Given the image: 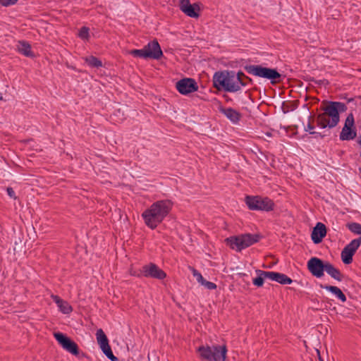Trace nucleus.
<instances>
[{"label":"nucleus","mask_w":361,"mask_h":361,"mask_svg":"<svg viewBox=\"0 0 361 361\" xmlns=\"http://www.w3.org/2000/svg\"><path fill=\"white\" fill-rule=\"evenodd\" d=\"M213 85L217 90L223 89L228 92H237L241 90L242 87H245L247 83L240 82L235 77L233 71H224L216 72L213 76Z\"/></svg>","instance_id":"nucleus-1"},{"label":"nucleus","mask_w":361,"mask_h":361,"mask_svg":"<svg viewBox=\"0 0 361 361\" xmlns=\"http://www.w3.org/2000/svg\"><path fill=\"white\" fill-rule=\"evenodd\" d=\"M170 204H151L142 214L145 224L154 229L170 212Z\"/></svg>","instance_id":"nucleus-2"},{"label":"nucleus","mask_w":361,"mask_h":361,"mask_svg":"<svg viewBox=\"0 0 361 361\" xmlns=\"http://www.w3.org/2000/svg\"><path fill=\"white\" fill-rule=\"evenodd\" d=\"M321 109L323 112L317 116V126L322 128L336 127L340 121V116L332 102H326V105L322 106Z\"/></svg>","instance_id":"nucleus-3"},{"label":"nucleus","mask_w":361,"mask_h":361,"mask_svg":"<svg viewBox=\"0 0 361 361\" xmlns=\"http://www.w3.org/2000/svg\"><path fill=\"white\" fill-rule=\"evenodd\" d=\"M262 238L258 233H245L230 236L225 239L226 244L231 249L240 252L243 250L257 243Z\"/></svg>","instance_id":"nucleus-4"},{"label":"nucleus","mask_w":361,"mask_h":361,"mask_svg":"<svg viewBox=\"0 0 361 361\" xmlns=\"http://www.w3.org/2000/svg\"><path fill=\"white\" fill-rule=\"evenodd\" d=\"M243 68L250 75L270 80L272 85L281 81L282 75L275 68L261 65H245Z\"/></svg>","instance_id":"nucleus-5"},{"label":"nucleus","mask_w":361,"mask_h":361,"mask_svg":"<svg viewBox=\"0 0 361 361\" xmlns=\"http://www.w3.org/2000/svg\"><path fill=\"white\" fill-rule=\"evenodd\" d=\"M200 359L205 361H225L227 348L224 345H200L197 349Z\"/></svg>","instance_id":"nucleus-6"},{"label":"nucleus","mask_w":361,"mask_h":361,"mask_svg":"<svg viewBox=\"0 0 361 361\" xmlns=\"http://www.w3.org/2000/svg\"><path fill=\"white\" fill-rule=\"evenodd\" d=\"M130 54L134 57L153 59H159L163 55L160 45L157 40L149 42L142 49H133Z\"/></svg>","instance_id":"nucleus-7"},{"label":"nucleus","mask_w":361,"mask_h":361,"mask_svg":"<svg viewBox=\"0 0 361 361\" xmlns=\"http://www.w3.org/2000/svg\"><path fill=\"white\" fill-rule=\"evenodd\" d=\"M357 136V131L355 126V118L353 113L349 114L345 121L344 126L339 135L342 141L351 140Z\"/></svg>","instance_id":"nucleus-8"},{"label":"nucleus","mask_w":361,"mask_h":361,"mask_svg":"<svg viewBox=\"0 0 361 361\" xmlns=\"http://www.w3.org/2000/svg\"><path fill=\"white\" fill-rule=\"evenodd\" d=\"M327 262L318 257H313L307 262V269L312 276L317 278H322L324 274V271H326Z\"/></svg>","instance_id":"nucleus-9"},{"label":"nucleus","mask_w":361,"mask_h":361,"mask_svg":"<svg viewBox=\"0 0 361 361\" xmlns=\"http://www.w3.org/2000/svg\"><path fill=\"white\" fill-rule=\"evenodd\" d=\"M54 336L64 350L74 355H78L79 354V348L77 343L66 334L61 332H56L54 333Z\"/></svg>","instance_id":"nucleus-10"},{"label":"nucleus","mask_w":361,"mask_h":361,"mask_svg":"<svg viewBox=\"0 0 361 361\" xmlns=\"http://www.w3.org/2000/svg\"><path fill=\"white\" fill-rule=\"evenodd\" d=\"M141 275L146 278H152L158 280H163L166 277V272L152 262L145 264L142 267Z\"/></svg>","instance_id":"nucleus-11"},{"label":"nucleus","mask_w":361,"mask_h":361,"mask_svg":"<svg viewBox=\"0 0 361 361\" xmlns=\"http://www.w3.org/2000/svg\"><path fill=\"white\" fill-rule=\"evenodd\" d=\"M97 343L100 346L104 354L111 361H117L118 358L116 357L111 348L109 343V340L104 332L102 329L97 331L96 333Z\"/></svg>","instance_id":"nucleus-12"},{"label":"nucleus","mask_w":361,"mask_h":361,"mask_svg":"<svg viewBox=\"0 0 361 361\" xmlns=\"http://www.w3.org/2000/svg\"><path fill=\"white\" fill-rule=\"evenodd\" d=\"M176 87L178 92L183 95L195 92L198 90L197 82L190 78H185L178 80L176 83Z\"/></svg>","instance_id":"nucleus-13"},{"label":"nucleus","mask_w":361,"mask_h":361,"mask_svg":"<svg viewBox=\"0 0 361 361\" xmlns=\"http://www.w3.org/2000/svg\"><path fill=\"white\" fill-rule=\"evenodd\" d=\"M360 240L358 238L353 240L341 251V259L345 264H349L353 262V257L356 250L360 246Z\"/></svg>","instance_id":"nucleus-14"},{"label":"nucleus","mask_w":361,"mask_h":361,"mask_svg":"<svg viewBox=\"0 0 361 361\" xmlns=\"http://www.w3.org/2000/svg\"><path fill=\"white\" fill-rule=\"evenodd\" d=\"M179 7L182 12L190 18H196L200 16L199 5L197 4H191L190 0H180Z\"/></svg>","instance_id":"nucleus-15"},{"label":"nucleus","mask_w":361,"mask_h":361,"mask_svg":"<svg viewBox=\"0 0 361 361\" xmlns=\"http://www.w3.org/2000/svg\"><path fill=\"white\" fill-rule=\"evenodd\" d=\"M326 235V226L321 222H318L312 231L311 238L314 244H318L322 241Z\"/></svg>","instance_id":"nucleus-16"},{"label":"nucleus","mask_w":361,"mask_h":361,"mask_svg":"<svg viewBox=\"0 0 361 361\" xmlns=\"http://www.w3.org/2000/svg\"><path fill=\"white\" fill-rule=\"evenodd\" d=\"M263 274L266 276L267 279L274 281H276L282 285L291 284L293 283V280L290 277L282 273L275 271H267V273H264Z\"/></svg>","instance_id":"nucleus-17"},{"label":"nucleus","mask_w":361,"mask_h":361,"mask_svg":"<svg viewBox=\"0 0 361 361\" xmlns=\"http://www.w3.org/2000/svg\"><path fill=\"white\" fill-rule=\"evenodd\" d=\"M53 301L57 305L59 310L63 314H68L73 311L72 306L66 300L61 299L59 296L52 294L51 295Z\"/></svg>","instance_id":"nucleus-18"},{"label":"nucleus","mask_w":361,"mask_h":361,"mask_svg":"<svg viewBox=\"0 0 361 361\" xmlns=\"http://www.w3.org/2000/svg\"><path fill=\"white\" fill-rule=\"evenodd\" d=\"M219 111L223 114L233 123H238L241 118V114L235 109L229 107H220Z\"/></svg>","instance_id":"nucleus-19"},{"label":"nucleus","mask_w":361,"mask_h":361,"mask_svg":"<svg viewBox=\"0 0 361 361\" xmlns=\"http://www.w3.org/2000/svg\"><path fill=\"white\" fill-rule=\"evenodd\" d=\"M320 288L331 292L342 302H346V296L338 287L330 285L320 284Z\"/></svg>","instance_id":"nucleus-20"},{"label":"nucleus","mask_w":361,"mask_h":361,"mask_svg":"<svg viewBox=\"0 0 361 361\" xmlns=\"http://www.w3.org/2000/svg\"><path fill=\"white\" fill-rule=\"evenodd\" d=\"M326 272L331 278L338 281H341L344 279V275L341 272V271L329 262H327Z\"/></svg>","instance_id":"nucleus-21"},{"label":"nucleus","mask_w":361,"mask_h":361,"mask_svg":"<svg viewBox=\"0 0 361 361\" xmlns=\"http://www.w3.org/2000/svg\"><path fill=\"white\" fill-rule=\"evenodd\" d=\"M18 51L27 57H33L35 55L31 50V46L29 43L25 41L19 42V44L18 46Z\"/></svg>","instance_id":"nucleus-22"},{"label":"nucleus","mask_w":361,"mask_h":361,"mask_svg":"<svg viewBox=\"0 0 361 361\" xmlns=\"http://www.w3.org/2000/svg\"><path fill=\"white\" fill-rule=\"evenodd\" d=\"M245 203H271V200L267 197L262 198L258 195H246L245 197Z\"/></svg>","instance_id":"nucleus-23"},{"label":"nucleus","mask_w":361,"mask_h":361,"mask_svg":"<svg viewBox=\"0 0 361 361\" xmlns=\"http://www.w3.org/2000/svg\"><path fill=\"white\" fill-rule=\"evenodd\" d=\"M252 211L270 212L274 210V204H247Z\"/></svg>","instance_id":"nucleus-24"},{"label":"nucleus","mask_w":361,"mask_h":361,"mask_svg":"<svg viewBox=\"0 0 361 361\" xmlns=\"http://www.w3.org/2000/svg\"><path fill=\"white\" fill-rule=\"evenodd\" d=\"M255 272L257 276L252 280L253 284L257 287H262L264 282V279H267L263 274L267 273L266 271L257 269Z\"/></svg>","instance_id":"nucleus-25"},{"label":"nucleus","mask_w":361,"mask_h":361,"mask_svg":"<svg viewBox=\"0 0 361 361\" xmlns=\"http://www.w3.org/2000/svg\"><path fill=\"white\" fill-rule=\"evenodd\" d=\"M85 63L91 68H99L102 66V62L94 56H89L84 58Z\"/></svg>","instance_id":"nucleus-26"},{"label":"nucleus","mask_w":361,"mask_h":361,"mask_svg":"<svg viewBox=\"0 0 361 361\" xmlns=\"http://www.w3.org/2000/svg\"><path fill=\"white\" fill-rule=\"evenodd\" d=\"M347 227L352 233L361 235V224L353 222L348 224Z\"/></svg>","instance_id":"nucleus-27"},{"label":"nucleus","mask_w":361,"mask_h":361,"mask_svg":"<svg viewBox=\"0 0 361 361\" xmlns=\"http://www.w3.org/2000/svg\"><path fill=\"white\" fill-rule=\"evenodd\" d=\"M332 103L337 109L339 116L340 113H343L347 111V106L344 103L340 102H332Z\"/></svg>","instance_id":"nucleus-28"},{"label":"nucleus","mask_w":361,"mask_h":361,"mask_svg":"<svg viewBox=\"0 0 361 361\" xmlns=\"http://www.w3.org/2000/svg\"><path fill=\"white\" fill-rule=\"evenodd\" d=\"M78 36L82 39H88L90 37L89 28L83 26L79 30Z\"/></svg>","instance_id":"nucleus-29"},{"label":"nucleus","mask_w":361,"mask_h":361,"mask_svg":"<svg viewBox=\"0 0 361 361\" xmlns=\"http://www.w3.org/2000/svg\"><path fill=\"white\" fill-rule=\"evenodd\" d=\"M192 273L194 277L196 278L197 281L202 284V282L205 280L200 272H199L197 269L193 267H191Z\"/></svg>","instance_id":"nucleus-30"},{"label":"nucleus","mask_w":361,"mask_h":361,"mask_svg":"<svg viewBox=\"0 0 361 361\" xmlns=\"http://www.w3.org/2000/svg\"><path fill=\"white\" fill-rule=\"evenodd\" d=\"M201 285L204 286L205 288H207L209 290H214L217 287L214 283L208 281L206 279L204 281V282H202V283Z\"/></svg>","instance_id":"nucleus-31"},{"label":"nucleus","mask_w":361,"mask_h":361,"mask_svg":"<svg viewBox=\"0 0 361 361\" xmlns=\"http://www.w3.org/2000/svg\"><path fill=\"white\" fill-rule=\"evenodd\" d=\"M18 0H0L1 5L4 6H9L14 5Z\"/></svg>","instance_id":"nucleus-32"},{"label":"nucleus","mask_w":361,"mask_h":361,"mask_svg":"<svg viewBox=\"0 0 361 361\" xmlns=\"http://www.w3.org/2000/svg\"><path fill=\"white\" fill-rule=\"evenodd\" d=\"M312 118V116H309V121H308V123L307 124L306 126H305V130L306 132H309L310 133V132H314L313 131V129L314 128V126L313 125H312L311 122H310V120Z\"/></svg>","instance_id":"nucleus-33"},{"label":"nucleus","mask_w":361,"mask_h":361,"mask_svg":"<svg viewBox=\"0 0 361 361\" xmlns=\"http://www.w3.org/2000/svg\"><path fill=\"white\" fill-rule=\"evenodd\" d=\"M6 192L9 197H11V198H13L14 200L16 199L15 192L12 188H10V187L7 188Z\"/></svg>","instance_id":"nucleus-34"},{"label":"nucleus","mask_w":361,"mask_h":361,"mask_svg":"<svg viewBox=\"0 0 361 361\" xmlns=\"http://www.w3.org/2000/svg\"><path fill=\"white\" fill-rule=\"evenodd\" d=\"M245 76H246V75L244 74V73H243L240 71H238V73H235V77L238 78V80L240 82H245V80H244Z\"/></svg>","instance_id":"nucleus-35"},{"label":"nucleus","mask_w":361,"mask_h":361,"mask_svg":"<svg viewBox=\"0 0 361 361\" xmlns=\"http://www.w3.org/2000/svg\"><path fill=\"white\" fill-rule=\"evenodd\" d=\"M310 135H313L315 138H323L324 137L321 133H318L316 131L310 132Z\"/></svg>","instance_id":"nucleus-36"},{"label":"nucleus","mask_w":361,"mask_h":361,"mask_svg":"<svg viewBox=\"0 0 361 361\" xmlns=\"http://www.w3.org/2000/svg\"><path fill=\"white\" fill-rule=\"evenodd\" d=\"M244 80L245 82L247 83V85H252L253 84V80L252 78H249L248 76H245V78H244Z\"/></svg>","instance_id":"nucleus-37"},{"label":"nucleus","mask_w":361,"mask_h":361,"mask_svg":"<svg viewBox=\"0 0 361 361\" xmlns=\"http://www.w3.org/2000/svg\"><path fill=\"white\" fill-rule=\"evenodd\" d=\"M317 355L318 357L319 361H324V359L321 356L320 351L318 349H316Z\"/></svg>","instance_id":"nucleus-38"},{"label":"nucleus","mask_w":361,"mask_h":361,"mask_svg":"<svg viewBox=\"0 0 361 361\" xmlns=\"http://www.w3.org/2000/svg\"><path fill=\"white\" fill-rule=\"evenodd\" d=\"M353 101H354V98H352V97H351V98L347 99V102H348V103L352 102H353Z\"/></svg>","instance_id":"nucleus-39"},{"label":"nucleus","mask_w":361,"mask_h":361,"mask_svg":"<svg viewBox=\"0 0 361 361\" xmlns=\"http://www.w3.org/2000/svg\"><path fill=\"white\" fill-rule=\"evenodd\" d=\"M224 97H225V99H226V102H229V101H231V99L228 97V96H227V95H224Z\"/></svg>","instance_id":"nucleus-40"},{"label":"nucleus","mask_w":361,"mask_h":361,"mask_svg":"<svg viewBox=\"0 0 361 361\" xmlns=\"http://www.w3.org/2000/svg\"><path fill=\"white\" fill-rule=\"evenodd\" d=\"M155 203L161 204V203H166V202L164 200H158Z\"/></svg>","instance_id":"nucleus-41"},{"label":"nucleus","mask_w":361,"mask_h":361,"mask_svg":"<svg viewBox=\"0 0 361 361\" xmlns=\"http://www.w3.org/2000/svg\"><path fill=\"white\" fill-rule=\"evenodd\" d=\"M131 274H132V275H133V276H138V277H140V274H135V273H133V274L132 273Z\"/></svg>","instance_id":"nucleus-42"},{"label":"nucleus","mask_w":361,"mask_h":361,"mask_svg":"<svg viewBox=\"0 0 361 361\" xmlns=\"http://www.w3.org/2000/svg\"><path fill=\"white\" fill-rule=\"evenodd\" d=\"M3 97H2V94L0 92V100H3Z\"/></svg>","instance_id":"nucleus-43"},{"label":"nucleus","mask_w":361,"mask_h":361,"mask_svg":"<svg viewBox=\"0 0 361 361\" xmlns=\"http://www.w3.org/2000/svg\"><path fill=\"white\" fill-rule=\"evenodd\" d=\"M358 240H360V243H361V236L358 238Z\"/></svg>","instance_id":"nucleus-44"}]
</instances>
